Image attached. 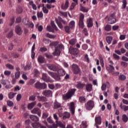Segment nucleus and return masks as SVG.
I'll return each instance as SVG.
<instances>
[{"instance_id": "obj_46", "label": "nucleus", "mask_w": 128, "mask_h": 128, "mask_svg": "<svg viewBox=\"0 0 128 128\" xmlns=\"http://www.w3.org/2000/svg\"><path fill=\"white\" fill-rule=\"evenodd\" d=\"M46 38H54V36L52 35L49 33L46 34Z\"/></svg>"}, {"instance_id": "obj_30", "label": "nucleus", "mask_w": 128, "mask_h": 128, "mask_svg": "<svg viewBox=\"0 0 128 128\" xmlns=\"http://www.w3.org/2000/svg\"><path fill=\"white\" fill-rule=\"evenodd\" d=\"M36 104V102H34L28 104V110H32V108H34Z\"/></svg>"}, {"instance_id": "obj_40", "label": "nucleus", "mask_w": 128, "mask_h": 128, "mask_svg": "<svg viewBox=\"0 0 128 128\" xmlns=\"http://www.w3.org/2000/svg\"><path fill=\"white\" fill-rule=\"evenodd\" d=\"M46 30H48V32H54V30L50 26H46Z\"/></svg>"}, {"instance_id": "obj_60", "label": "nucleus", "mask_w": 128, "mask_h": 128, "mask_svg": "<svg viewBox=\"0 0 128 128\" xmlns=\"http://www.w3.org/2000/svg\"><path fill=\"white\" fill-rule=\"evenodd\" d=\"M84 86V84H82V83H78L77 84V87L78 88H82Z\"/></svg>"}, {"instance_id": "obj_64", "label": "nucleus", "mask_w": 128, "mask_h": 128, "mask_svg": "<svg viewBox=\"0 0 128 128\" xmlns=\"http://www.w3.org/2000/svg\"><path fill=\"white\" fill-rule=\"evenodd\" d=\"M48 116V112H44L42 115L44 118H46Z\"/></svg>"}, {"instance_id": "obj_37", "label": "nucleus", "mask_w": 128, "mask_h": 128, "mask_svg": "<svg viewBox=\"0 0 128 128\" xmlns=\"http://www.w3.org/2000/svg\"><path fill=\"white\" fill-rule=\"evenodd\" d=\"M120 66L122 68H126L128 66V62H126L122 61L120 62Z\"/></svg>"}, {"instance_id": "obj_31", "label": "nucleus", "mask_w": 128, "mask_h": 128, "mask_svg": "<svg viewBox=\"0 0 128 128\" xmlns=\"http://www.w3.org/2000/svg\"><path fill=\"white\" fill-rule=\"evenodd\" d=\"M16 92H10L8 93V98L10 100H12L14 98V96L16 94Z\"/></svg>"}, {"instance_id": "obj_7", "label": "nucleus", "mask_w": 128, "mask_h": 128, "mask_svg": "<svg viewBox=\"0 0 128 128\" xmlns=\"http://www.w3.org/2000/svg\"><path fill=\"white\" fill-rule=\"evenodd\" d=\"M108 22L110 24H112L116 22V18L114 14H111L110 16L108 18Z\"/></svg>"}, {"instance_id": "obj_43", "label": "nucleus", "mask_w": 128, "mask_h": 128, "mask_svg": "<svg viewBox=\"0 0 128 128\" xmlns=\"http://www.w3.org/2000/svg\"><path fill=\"white\" fill-rule=\"evenodd\" d=\"M6 66L8 70H14V68L12 65L10 64H8L6 65Z\"/></svg>"}, {"instance_id": "obj_5", "label": "nucleus", "mask_w": 128, "mask_h": 128, "mask_svg": "<svg viewBox=\"0 0 128 128\" xmlns=\"http://www.w3.org/2000/svg\"><path fill=\"white\" fill-rule=\"evenodd\" d=\"M34 88L38 90H44V88H46V84L37 82L34 84Z\"/></svg>"}, {"instance_id": "obj_41", "label": "nucleus", "mask_w": 128, "mask_h": 128, "mask_svg": "<svg viewBox=\"0 0 128 128\" xmlns=\"http://www.w3.org/2000/svg\"><path fill=\"white\" fill-rule=\"evenodd\" d=\"M76 24V22L74 20H72L69 23V26L70 27V28H74Z\"/></svg>"}, {"instance_id": "obj_21", "label": "nucleus", "mask_w": 128, "mask_h": 128, "mask_svg": "<svg viewBox=\"0 0 128 128\" xmlns=\"http://www.w3.org/2000/svg\"><path fill=\"white\" fill-rule=\"evenodd\" d=\"M30 118L32 122H38L40 120V118L36 115H30Z\"/></svg>"}, {"instance_id": "obj_32", "label": "nucleus", "mask_w": 128, "mask_h": 128, "mask_svg": "<svg viewBox=\"0 0 128 128\" xmlns=\"http://www.w3.org/2000/svg\"><path fill=\"white\" fill-rule=\"evenodd\" d=\"M22 23L25 26H28L30 24V20L26 18H24L22 20Z\"/></svg>"}, {"instance_id": "obj_62", "label": "nucleus", "mask_w": 128, "mask_h": 128, "mask_svg": "<svg viewBox=\"0 0 128 128\" xmlns=\"http://www.w3.org/2000/svg\"><path fill=\"white\" fill-rule=\"evenodd\" d=\"M38 18H42L44 16V14L42 12H38L37 13Z\"/></svg>"}, {"instance_id": "obj_53", "label": "nucleus", "mask_w": 128, "mask_h": 128, "mask_svg": "<svg viewBox=\"0 0 128 128\" xmlns=\"http://www.w3.org/2000/svg\"><path fill=\"white\" fill-rule=\"evenodd\" d=\"M20 76V72L18 71L15 74V78L16 80H18Z\"/></svg>"}, {"instance_id": "obj_23", "label": "nucleus", "mask_w": 128, "mask_h": 128, "mask_svg": "<svg viewBox=\"0 0 128 128\" xmlns=\"http://www.w3.org/2000/svg\"><path fill=\"white\" fill-rule=\"evenodd\" d=\"M50 25L53 30H56V32H58V28L56 26V24H54V21H52V20L50 21Z\"/></svg>"}, {"instance_id": "obj_24", "label": "nucleus", "mask_w": 128, "mask_h": 128, "mask_svg": "<svg viewBox=\"0 0 128 128\" xmlns=\"http://www.w3.org/2000/svg\"><path fill=\"white\" fill-rule=\"evenodd\" d=\"M94 26V23L92 22V18H89L87 22L88 28H92Z\"/></svg>"}, {"instance_id": "obj_28", "label": "nucleus", "mask_w": 128, "mask_h": 128, "mask_svg": "<svg viewBox=\"0 0 128 128\" xmlns=\"http://www.w3.org/2000/svg\"><path fill=\"white\" fill-rule=\"evenodd\" d=\"M79 102L80 104H84L86 102V99L84 96L79 97Z\"/></svg>"}, {"instance_id": "obj_63", "label": "nucleus", "mask_w": 128, "mask_h": 128, "mask_svg": "<svg viewBox=\"0 0 128 128\" xmlns=\"http://www.w3.org/2000/svg\"><path fill=\"white\" fill-rule=\"evenodd\" d=\"M36 82V80L34 79H31L29 80V84L32 85L34 84Z\"/></svg>"}, {"instance_id": "obj_9", "label": "nucleus", "mask_w": 128, "mask_h": 128, "mask_svg": "<svg viewBox=\"0 0 128 128\" xmlns=\"http://www.w3.org/2000/svg\"><path fill=\"white\" fill-rule=\"evenodd\" d=\"M47 67L50 70H53V72H56L58 70V66L54 64H47Z\"/></svg>"}, {"instance_id": "obj_8", "label": "nucleus", "mask_w": 128, "mask_h": 128, "mask_svg": "<svg viewBox=\"0 0 128 128\" xmlns=\"http://www.w3.org/2000/svg\"><path fill=\"white\" fill-rule=\"evenodd\" d=\"M84 14H82L80 16L78 22V26L80 28H84Z\"/></svg>"}, {"instance_id": "obj_44", "label": "nucleus", "mask_w": 128, "mask_h": 128, "mask_svg": "<svg viewBox=\"0 0 128 128\" xmlns=\"http://www.w3.org/2000/svg\"><path fill=\"white\" fill-rule=\"evenodd\" d=\"M88 126L86 125V122H82L80 124V128H86Z\"/></svg>"}, {"instance_id": "obj_39", "label": "nucleus", "mask_w": 128, "mask_h": 128, "mask_svg": "<svg viewBox=\"0 0 128 128\" xmlns=\"http://www.w3.org/2000/svg\"><path fill=\"white\" fill-rule=\"evenodd\" d=\"M122 120L124 122H127L128 120V117L126 114H124L122 116Z\"/></svg>"}, {"instance_id": "obj_18", "label": "nucleus", "mask_w": 128, "mask_h": 128, "mask_svg": "<svg viewBox=\"0 0 128 128\" xmlns=\"http://www.w3.org/2000/svg\"><path fill=\"white\" fill-rule=\"evenodd\" d=\"M57 70L58 73L60 76H66V71H64V69H58Z\"/></svg>"}, {"instance_id": "obj_27", "label": "nucleus", "mask_w": 128, "mask_h": 128, "mask_svg": "<svg viewBox=\"0 0 128 128\" xmlns=\"http://www.w3.org/2000/svg\"><path fill=\"white\" fill-rule=\"evenodd\" d=\"M8 38H12L14 36V30H11L6 35Z\"/></svg>"}, {"instance_id": "obj_36", "label": "nucleus", "mask_w": 128, "mask_h": 128, "mask_svg": "<svg viewBox=\"0 0 128 128\" xmlns=\"http://www.w3.org/2000/svg\"><path fill=\"white\" fill-rule=\"evenodd\" d=\"M106 40L108 44H112V36H107L106 38Z\"/></svg>"}, {"instance_id": "obj_14", "label": "nucleus", "mask_w": 128, "mask_h": 128, "mask_svg": "<svg viewBox=\"0 0 128 128\" xmlns=\"http://www.w3.org/2000/svg\"><path fill=\"white\" fill-rule=\"evenodd\" d=\"M42 94L45 96H52V92L50 90H44L43 91Z\"/></svg>"}, {"instance_id": "obj_38", "label": "nucleus", "mask_w": 128, "mask_h": 128, "mask_svg": "<svg viewBox=\"0 0 128 128\" xmlns=\"http://www.w3.org/2000/svg\"><path fill=\"white\" fill-rule=\"evenodd\" d=\"M69 44L71 46H74V44H76V40L74 38L71 39L69 41Z\"/></svg>"}, {"instance_id": "obj_52", "label": "nucleus", "mask_w": 128, "mask_h": 128, "mask_svg": "<svg viewBox=\"0 0 128 128\" xmlns=\"http://www.w3.org/2000/svg\"><path fill=\"white\" fill-rule=\"evenodd\" d=\"M58 113H55L53 114V118L55 120H58L59 118L58 116Z\"/></svg>"}, {"instance_id": "obj_4", "label": "nucleus", "mask_w": 128, "mask_h": 128, "mask_svg": "<svg viewBox=\"0 0 128 128\" xmlns=\"http://www.w3.org/2000/svg\"><path fill=\"white\" fill-rule=\"evenodd\" d=\"M76 92V89H72L68 91L66 94L62 96L63 99L64 100H67L68 98H70Z\"/></svg>"}, {"instance_id": "obj_33", "label": "nucleus", "mask_w": 128, "mask_h": 128, "mask_svg": "<svg viewBox=\"0 0 128 128\" xmlns=\"http://www.w3.org/2000/svg\"><path fill=\"white\" fill-rule=\"evenodd\" d=\"M95 122L97 124H102V118H100V116L96 117L95 118Z\"/></svg>"}, {"instance_id": "obj_16", "label": "nucleus", "mask_w": 128, "mask_h": 128, "mask_svg": "<svg viewBox=\"0 0 128 128\" xmlns=\"http://www.w3.org/2000/svg\"><path fill=\"white\" fill-rule=\"evenodd\" d=\"M70 108V110L72 114H74V102H71L70 104H68Z\"/></svg>"}, {"instance_id": "obj_55", "label": "nucleus", "mask_w": 128, "mask_h": 128, "mask_svg": "<svg viewBox=\"0 0 128 128\" xmlns=\"http://www.w3.org/2000/svg\"><path fill=\"white\" fill-rule=\"evenodd\" d=\"M7 104L8 106H14V102L10 100L7 101Z\"/></svg>"}, {"instance_id": "obj_29", "label": "nucleus", "mask_w": 128, "mask_h": 128, "mask_svg": "<svg viewBox=\"0 0 128 128\" xmlns=\"http://www.w3.org/2000/svg\"><path fill=\"white\" fill-rule=\"evenodd\" d=\"M86 86L87 92H92V84H88Z\"/></svg>"}, {"instance_id": "obj_20", "label": "nucleus", "mask_w": 128, "mask_h": 128, "mask_svg": "<svg viewBox=\"0 0 128 128\" xmlns=\"http://www.w3.org/2000/svg\"><path fill=\"white\" fill-rule=\"evenodd\" d=\"M68 8V0H66L65 4H62L61 6V8L62 10H67Z\"/></svg>"}, {"instance_id": "obj_35", "label": "nucleus", "mask_w": 128, "mask_h": 128, "mask_svg": "<svg viewBox=\"0 0 128 128\" xmlns=\"http://www.w3.org/2000/svg\"><path fill=\"white\" fill-rule=\"evenodd\" d=\"M29 4L30 6H32V8H33V10H36V4H34V1H30L29 2Z\"/></svg>"}, {"instance_id": "obj_1", "label": "nucleus", "mask_w": 128, "mask_h": 128, "mask_svg": "<svg viewBox=\"0 0 128 128\" xmlns=\"http://www.w3.org/2000/svg\"><path fill=\"white\" fill-rule=\"evenodd\" d=\"M50 46H52L55 48V52L52 53L54 56L60 55V50L64 48V45L62 44H60L58 42H53L50 44Z\"/></svg>"}, {"instance_id": "obj_45", "label": "nucleus", "mask_w": 128, "mask_h": 128, "mask_svg": "<svg viewBox=\"0 0 128 128\" xmlns=\"http://www.w3.org/2000/svg\"><path fill=\"white\" fill-rule=\"evenodd\" d=\"M34 74L35 76H38L40 74V72L38 70V69H34Z\"/></svg>"}, {"instance_id": "obj_57", "label": "nucleus", "mask_w": 128, "mask_h": 128, "mask_svg": "<svg viewBox=\"0 0 128 128\" xmlns=\"http://www.w3.org/2000/svg\"><path fill=\"white\" fill-rule=\"evenodd\" d=\"M22 94H18L16 96V100H17V102H20V100H22Z\"/></svg>"}, {"instance_id": "obj_11", "label": "nucleus", "mask_w": 128, "mask_h": 128, "mask_svg": "<svg viewBox=\"0 0 128 128\" xmlns=\"http://www.w3.org/2000/svg\"><path fill=\"white\" fill-rule=\"evenodd\" d=\"M42 80L44 82H52V80H50V78L48 76V74L46 73H44L42 74Z\"/></svg>"}, {"instance_id": "obj_13", "label": "nucleus", "mask_w": 128, "mask_h": 128, "mask_svg": "<svg viewBox=\"0 0 128 128\" xmlns=\"http://www.w3.org/2000/svg\"><path fill=\"white\" fill-rule=\"evenodd\" d=\"M69 52L72 54H78L80 52V50L76 48H72L70 47L69 48Z\"/></svg>"}, {"instance_id": "obj_10", "label": "nucleus", "mask_w": 128, "mask_h": 128, "mask_svg": "<svg viewBox=\"0 0 128 128\" xmlns=\"http://www.w3.org/2000/svg\"><path fill=\"white\" fill-rule=\"evenodd\" d=\"M48 74L50 76L53 78H54V80H60V77L58 76V75H57L56 73L52 72H48Z\"/></svg>"}, {"instance_id": "obj_34", "label": "nucleus", "mask_w": 128, "mask_h": 128, "mask_svg": "<svg viewBox=\"0 0 128 128\" xmlns=\"http://www.w3.org/2000/svg\"><path fill=\"white\" fill-rule=\"evenodd\" d=\"M40 126V122H34L32 123V126L34 128H39Z\"/></svg>"}, {"instance_id": "obj_12", "label": "nucleus", "mask_w": 128, "mask_h": 128, "mask_svg": "<svg viewBox=\"0 0 128 128\" xmlns=\"http://www.w3.org/2000/svg\"><path fill=\"white\" fill-rule=\"evenodd\" d=\"M15 31L18 36H22V27L20 25H17L15 27Z\"/></svg>"}, {"instance_id": "obj_19", "label": "nucleus", "mask_w": 128, "mask_h": 128, "mask_svg": "<svg viewBox=\"0 0 128 128\" xmlns=\"http://www.w3.org/2000/svg\"><path fill=\"white\" fill-rule=\"evenodd\" d=\"M62 104H60V102H58L57 101H56L53 104V108L54 110H56V108H61Z\"/></svg>"}, {"instance_id": "obj_15", "label": "nucleus", "mask_w": 128, "mask_h": 128, "mask_svg": "<svg viewBox=\"0 0 128 128\" xmlns=\"http://www.w3.org/2000/svg\"><path fill=\"white\" fill-rule=\"evenodd\" d=\"M32 114H38V116H40V114H42V111L40 108H34L32 111Z\"/></svg>"}, {"instance_id": "obj_6", "label": "nucleus", "mask_w": 128, "mask_h": 128, "mask_svg": "<svg viewBox=\"0 0 128 128\" xmlns=\"http://www.w3.org/2000/svg\"><path fill=\"white\" fill-rule=\"evenodd\" d=\"M72 71L74 74H80V68L76 64H73L72 66Z\"/></svg>"}, {"instance_id": "obj_22", "label": "nucleus", "mask_w": 128, "mask_h": 128, "mask_svg": "<svg viewBox=\"0 0 128 128\" xmlns=\"http://www.w3.org/2000/svg\"><path fill=\"white\" fill-rule=\"evenodd\" d=\"M38 62L40 64H45V62H46V59L44 56H40L38 58Z\"/></svg>"}, {"instance_id": "obj_51", "label": "nucleus", "mask_w": 128, "mask_h": 128, "mask_svg": "<svg viewBox=\"0 0 128 128\" xmlns=\"http://www.w3.org/2000/svg\"><path fill=\"white\" fill-rule=\"evenodd\" d=\"M119 78L120 80H124L126 79V76L124 75H120L119 76Z\"/></svg>"}, {"instance_id": "obj_26", "label": "nucleus", "mask_w": 128, "mask_h": 128, "mask_svg": "<svg viewBox=\"0 0 128 128\" xmlns=\"http://www.w3.org/2000/svg\"><path fill=\"white\" fill-rule=\"evenodd\" d=\"M108 72L112 74H114V65H109Z\"/></svg>"}, {"instance_id": "obj_54", "label": "nucleus", "mask_w": 128, "mask_h": 128, "mask_svg": "<svg viewBox=\"0 0 128 128\" xmlns=\"http://www.w3.org/2000/svg\"><path fill=\"white\" fill-rule=\"evenodd\" d=\"M60 14L63 16L64 18H66L68 16V13L66 12L60 11Z\"/></svg>"}, {"instance_id": "obj_47", "label": "nucleus", "mask_w": 128, "mask_h": 128, "mask_svg": "<svg viewBox=\"0 0 128 128\" xmlns=\"http://www.w3.org/2000/svg\"><path fill=\"white\" fill-rule=\"evenodd\" d=\"M76 6H78V4H76L74 2H72L70 5V10H72Z\"/></svg>"}, {"instance_id": "obj_61", "label": "nucleus", "mask_w": 128, "mask_h": 128, "mask_svg": "<svg viewBox=\"0 0 128 128\" xmlns=\"http://www.w3.org/2000/svg\"><path fill=\"white\" fill-rule=\"evenodd\" d=\"M36 95H32L29 98L30 100H32V102H34V100H36Z\"/></svg>"}, {"instance_id": "obj_3", "label": "nucleus", "mask_w": 128, "mask_h": 128, "mask_svg": "<svg viewBox=\"0 0 128 128\" xmlns=\"http://www.w3.org/2000/svg\"><path fill=\"white\" fill-rule=\"evenodd\" d=\"M84 108L86 110H92L94 108V102L92 100H89L84 104Z\"/></svg>"}, {"instance_id": "obj_59", "label": "nucleus", "mask_w": 128, "mask_h": 128, "mask_svg": "<svg viewBox=\"0 0 128 128\" xmlns=\"http://www.w3.org/2000/svg\"><path fill=\"white\" fill-rule=\"evenodd\" d=\"M82 32L84 34V36H88V30L86 28H84L83 29Z\"/></svg>"}, {"instance_id": "obj_49", "label": "nucleus", "mask_w": 128, "mask_h": 128, "mask_svg": "<svg viewBox=\"0 0 128 128\" xmlns=\"http://www.w3.org/2000/svg\"><path fill=\"white\" fill-rule=\"evenodd\" d=\"M82 50H86L88 48V46L86 44H83L82 46Z\"/></svg>"}, {"instance_id": "obj_56", "label": "nucleus", "mask_w": 128, "mask_h": 128, "mask_svg": "<svg viewBox=\"0 0 128 128\" xmlns=\"http://www.w3.org/2000/svg\"><path fill=\"white\" fill-rule=\"evenodd\" d=\"M113 57L114 58H115V60H120V56L118 55H117L116 54H113Z\"/></svg>"}, {"instance_id": "obj_17", "label": "nucleus", "mask_w": 128, "mask_h": 128, "mask_svg": "<svg viewBox=\"0 0 128 128\" xmlns=\"http://www.w3.org/2000/svg\"><path fill=\"white\" fill-rule=\"evenodd\" d=\"M37 98L39 102H48V98L44 96H37Z\"/></svg>"}, {"instance_id": "obj_50", "label": "nucleus", "mask_w": 128, "mask_h": 128, "mask_svg": "<svg viewBox=\"0 0 128 128\" xmlns=\"http://www.w3.org/2000/svg\"><path fill=\"white\" fill-rule=\"evenodd\" d=\"M122 8H123V9H124V8H126V4H127V2H126V0H123V1H122Z\"/></svg>"}, {"instance_id": "obj_48", "label": "nucleus", "mask_w": 128, "mask_h": 128, "mask_svg": "<svg viewBox=\"0 0 128 128\" xmlns=\"http://www.w3.org/2000/svg\"><path fill=\"white\" fill-rule=\"evenodd\" d=\"M70 27L68 26H64L65 32H68V34H70Z\"/></svg>"}, {"instance_id": "obj_25", "label": "nucleus", "mask_w": 128, "mask_h": 128, "mask_svg": "<svg viewBox=\"0 0 128 128\" xmlns=\"http://www.w3.org/2000/svg\"><path fill=\"white\" fill-rule=\"evenodd\" d=\"M89 8H86L82 6V4H80V10L81 12H88L89 10Z\"/></svg>"}, {"instance_id": "obj_2", "label": "nucleus", "mask_w": 128, "mask_h": 128, "mask_svg": "<svg viewBox=\"0 0 128 128\" xmlns=\"http://www.w3.org/2000/svg\"><path fill=\"white\" fill-rule=\"evenodd\" d=\"M55 22L56 24H57L59 28H60V30H62L64 28L63 24H64V26H66L68 24V22L62 19V17L58 16V18H55Z\"/></svg>"}, {"instance_id": "obj_58", "label": "nucleus", "mask_w": 128, "mask_h": 128, "mask_svg": "<svg viewBox=\"0 0 128 128\" xmlns=\"http://www.w3.org/2000/svg\"><path fill=\"white\" fill-rule=\"evenodd\" d=\"M47 122H49V124H54V121L52 120V116H50L47 118Z\"/></svg>"}, {"instance_id": "obj_42", "label": "nucleus", "mask_w": 128, "mask_h": 128, "mask_svg": "<svg viewBox=\"0 0 128 128\" xmlns=\"http://www.w3.org/2000/svg\"><path fill=\"white\" fill-rule=\"evenodd\" d=\"M104 30H106V32H110V31L112 30V26H110V24L106 25L104 27Z\"/></svg>"}]
</instances>
